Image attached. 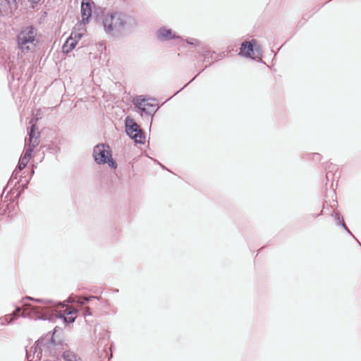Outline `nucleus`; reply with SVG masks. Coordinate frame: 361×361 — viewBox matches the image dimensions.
I'll return each instance as SVG.
<instances>
[{
  "label": "nucleus",
  "mask_w": 361,
  "mask_h": 361,
  "mask_svg": "<svg viewBox=\"0 0 361 361\" xmlns=\"http://www.w3.org/2000/svg\"><path fill=\"white\" fill-rule=\"evenodd\" d=\"M93 299H96L97 300H101V296H94V295H80L78 296L75 299V302L79 305H85L88 304Z\"/></svg>",
  "instance_id": "18"
},
{
  "label": "nucleus",
  "mask_w": 361,
  "mask_h": 361,
  "mask_svg": "<svg viewBox=\"0 0 361 361\" xmlns=\"http://www.w3.org/2000/svg\"><path fill=\"white\" fill-rule=\"evenodd\" d=\"M66 44L70 47L69 50H73L77 45L76 39H73V33L70 35V37L66 40Z\"/></svg>",
  "instance_id": "22"
},
{
  "label": "nucleus",
  "mask_w": 361,
  "mask_h": 361,
  "mask_svg": "<svg viewBox=\"0 0 361 361\" xmlns=\"http://www.w3.org/2000/svg\"><path fill=\"white\" fill-rule=\"evenodd\" d=\"M156 37L160 42H169L176 39L183 40L180 35L166 26H161L156 31Z\"/></svg>",
  "instance_id": "11"
},
{
  "label": "nucleus",
  "mask_w": 361,
  "mask_h": 361,
  "mask_svg": "<svg viewBox=\"0 0 361 361\" xmlns=\"http://www.w3.org/2000/svg\"><path fill=\"white\" fill-rule=\"evenodd\" d=\"M215 51L212 50L211 47L207 44L203 47V49L200 51H197V55L199 57L202 58V63H205L204 69H207L208 67L213 65L214 63V57L215 56Z\"/></svg>",
  "instance_id": "12"
},
{
  "label": "nucleus",
  "mask_w": 361,
  "mask_h": 361,
  "mask_svg": "<svg viewBox=\"0 0 361 361\" xmlns=\"http://www.w3.org/2000/svg\"><path fill=\"white\" fill-rule=\"evenodd\" d=\"M16 310L17 312H20L21 311V308L19 307H17Z\"/></svg>",
  "instance_id": "39"
},
{
  "label": "nucleus",
  "mask_w": 361,
  "mask_h": 361,
  "mask_svg": "<svg viewBox=\"0 0 361 361\" xmlns=\"http://www.w3.org/2000/svg\"><path fill=\"white\" fill-rule=\"evenodd\" d=\"M305 156V158L306 159H311L316 162L320 161L322 159V155L317 152L308 153V154H306Z\"/></svg>",
  "instance_id": "20"
},
{
  "label": "nucleus",
  "mask_w": 361,
  "mask_h": 361,
  "mask_svg": "<svg viewBox=\"0 0 361 361\" xmlns=\"http://www.w3.org/2000/svg\"><path fill=\"white\" fill-rule=\"evenodd\" d=\"M259 61L260 63H264V61H262V60H259Z\"/></svg>",
  "instance_id": "43"
},
{
  "label": "nucleus",
  "mask_w": 361,
  "mask_h": 361,
  "mask_svg": "<svg viewBox=\"0 0 361 361\" xmlns=\"http://www.w3.org/2000/svg\"><path fill=\"white\" fill-rule=\"evenodd\" d=\"M69 49H70V47L68 45V44H66V42H65L62 46L63 52L67 54L72 51V50H69Z\"/></svg>",
  "instance_id": "26"
},
{
  "label": "nucleus",
  "mask_w": 361,
  "mask_h": 361,
  "mask_svg": "<svg viewBox=\"0 0 361 361\" xmlns=\"http://www.w3.org/2000/svg\"><path fill=\"white\" fill-rule=\"evenodd\" d=\"M30 3V7L35 8L40 2L41 0H28Z\"/></svg>",
  "instance_id": "28"
},
{
  "label": "nucleus",
  "mask_w": 361,
  "mask_h": 361,
  "mask_svg": "<svg viewBox=\"0 0 361 361\" xmlns=\"http://www.w3.org/2000/svg\"><path fill=\"white\" fill-rule=\"evenodd\" d=\"M324 209H325V203L323 204V209H322V211L319 214H311V216L313 218H317V217L324 214Z\"/></svg>",
  "instance_id": "29"
},
{
  "label": "nucleus",
  "mask_w": 361,
  "mask_h": 361,
  "mask_svg": "<svg viewBox=\"0 0 361 361\" xmlns=\"http://www.w3.org/2000/svg\"><path fill=\"white\" fill-rule=\"evenodd\" d=\"M21 162H23L24 164H25L26 165L27 164V163L29 162V160L28 159H24L23 157H20V159H19Z\"/></svg>",
  "instance_id": "36"
},
{
  "label": "nucleus",
  "mask_w": 361,
  "mask_h": 361,
  "mask_svg": "<svg viewBox=\"0 0 361 361\" xmlns=\"http://www.w3.org/2000/svg\"><path fill=\"white\" fill-rule=\"evenodd\" d=\"M4 8H18V4L17 0H3Z\"/></svg>",
  "instance_id": "19"
},
{
  "label": "nucleus",
  "mask_w": 361,
  "mask_h": 361,
  "mask_svg": "<svg viewBox=\"0 0 361 361\" xmlns=\"http://www.w3.org/2000/svg\"><path fill=\"white\" fill-rule=\"evenodd\" d=\"M188 85V83L185 84L182 88H180L178 91H177L172 97H169V99H171L172 97H174L175 95L178 94L180 91H182L184 88H185Z\"/></svg>",
  "instance_id": "35"
},
{
  "label": "nucleus",
  "mask_w": 361,
  "mask_h": 361,
  "mask_svg": "<svg viewBox=\"0 0 361 361\" xmlns=\"http://www.w3.org/2000/svg\"><path fill=\"white\" fill-rule=\"evenodd\" d=\"M113 292L118 293V289L114 288V289H113Z\"/></svg>",
  "instance_id": "41"
},
{
  "label": "nucleus",
  "mask_w": 361,
  "mask_h": 361,
  "mask_svg": "<svg viewBox=\"0 0 361 361\" xmlns=\"http://www.w3.org/2000/svg\"><path fill=\"white\" fill-rule=\"evenodd\" d=\"M23 305L24 311L20 317L23 318L28 317L53 323L60 319L66 325H69L74 323L78 317V310L74 308L70 310H62L66 305L61 301L26 296L23 299Z\"/></svg>",
  "instance_id": "1"
},
{
  "label": "nucleus",
  "mask_w": 361,
  "mask_h": 361,
  "mask_svg": "<svg viewBox=\"0 0 361 361\" xmlns=\"http://www.w3.org/2000/svg\"><path fill=\"white\" fill-rule=\"evenodd\" d=\"M337 205V202H336L334 204L331 205V207L333 208L334 207H336Z\"/></svg>",
  "instance_id": "40"
},
{
  "label": "nucleus",
  "mask_w": 361,
  "mask_h": 361,
  "mask_svg": "<svg viewBox=\"0 0 361 361\" xmlns=\"http://www.w3.org/2000/svg\"><path fill=\"white\" fill-rule=\"evenodd\" d=\"M188 85V83L185 84L182 88H180L178 91H177L172 97H169V99H171L172 97H174L175 95L178 94L180 91H182L184 88H185Z\"/></svg>",
  "instance_id": "33"
},
{
  "label": "nucleus",
  "mask_w": 361,
  "mask_h": 361,
  "mask_svg": "<svg viewBox=\"0 0 361 361\" xmlns=\"http://www.w3.org/2000/svg\"><path fill=\"white\" fill-rule=\"evenodd\" d=\"M161 168H162L163 169H166V168L164 166L161 165Z\"/></svg>",
  "instance_id": "42"
},
{
  "label": "nucleus",
  "mask_w": 361,
  "mask_h": 361,
  "mask_svg": "<svg viewBox=\"0 0 361 361\" xmlns=\"http://www.w3.org/2000/svg\"><path fill=\"white\" fill-rule=\"evenodd\" d=\"M26 164H24L23 162H21L20 160L18 161V165L16 168V169H18L20 172H21V171L23 169H24L25 167H26Z\"/></svg>",
  "instance_id": "27"
},
{
  "label": "nucleus",
  "mask_w": 361,
  "mask_h": 361,
  "mask_svg": "<svg viewBox=\"0 0 361 361\" xmlns=\"http://www.w3.org/2000/svg\"><path fill=\"white\" fill-rule=\"evenodd\" d=\"M331 216L334 218L336 226L343 228L353 239H355V240H356V242H357L361 245V243L346 226L344 218L339 212H336L334 209L331 214Z\"/></svg>",
  "instance_id": "14"
},
{
  "label": "nucleus",
  "mask_w": 361,
  "mask_h": 361,
  "mask_svg": "<svg viewBox=\"0 0 361 361\" xmlns=\"http://www.w3.org/2000/svg\"><path fill=\"white\" fill-rule=\"evenodd\" d=\"M19 317L17 312H12L11 314H6L4 317H0V326L8 325L13 323Z\"/></svg>",
  "instance_id": "16"
},
{
  "label": "nucleus",
  "mask_w": 361,
  "mask_h": 361,
  "mask_svg": "<svg viewBox=\"0 0 361 361\" xmlns=\"http://www.w3.org/2000/svg\"><path fill=\"white\" fill-rule=\"evenodd\" d=\"M125 131L126 135L137 144L144 145L145 134L137 124L135 120L130 116L125 119Z\"/></svg>",
  "instance_id": "8"
},
{
  "label": "nucleus",
  "mask_w": 361,
  "mask_h": 361,
  "mask_svg": "<svg viewBox=\"0 0 361 361\" xmlns=\"http://www.w3.org/2000/svg\"><path fill=\"white\" fill-rule=\"evenodd\" d=\"M259 49H261V47L257 44L255 39L244 41L240 44L239 54L246 58L255 59V51H259Z\"/></svg>",
  "instance_id": "10"
},
{
  "label": "nucleus",
  "mask_w": 361,
  "mask_h": 361,
  "mask_svg": "<svg viewBox=\"0 0 361 361\" xmlns=\"http://www.w3.org/2000/svg\"><path fill=\"white\" fill-rule=\"evenodd\" d=\"M32 348L34 354L42 356L44 353V355L59 360L61 354L64 361H81L74 352L70 350L68 344L64 340L63 330L58 326L38 338Z\"/></svg>",
  "instance_id": "2"
},
{
  "label": "nucleus",
  "mask_w": 361,
  "mask_h": 361,
  "mask_svg": "<svg viewBox=\"0 0 361 361\" xmlns=\"http://www.w3.org/2000/svg\"><path fill=\"white\" fill-rule=\"evenodd\" d=\"M112 154L109 145L106 143H99L94 147L92 157L97 164H105L106 159Z\"/></svg>",
  "instance_id": "9"
},
{
  "label": "nucleus",
  "mask_w": 361,
  "mask_h": 361,
  "mask_svg": "<svg viewBox=\"0 0 361 361\" xmlns=\"http://www.w3.org/2000/svg\"><path fill=\"white\" fill-rule=\"evenodd\" d=\"M337 173H338V177L340 176V172H338V171H335V172H333L332 171H326V185L331 179L334 180V178L336 176Z\"/></svg>",
  "instance_id": "21"
},
{
  "label": "nucleus",
  "mask_w": 361,
  "mask_h": 361,
  "mask_svg": "<svg viewBox=\"0 0 361 361\" xmlns=\"http://www.w3.org/2000/svg\"><path fill=\"white\" fill-rule=\"evenodd\" d=\"M102 303L103 304L104 307L106 309H109L110 307V303L107 300H101Z\"/></svg>",
  "instance_id": "31"
},
{
  "label": "nucleus",
  "mask_w": 361,
  "mask_h": 361,
  "mask_svg": "<svg viewBox=\"0 0 361 361\" xmlns=\"http://www.w3.org/2000/svg\"><path fill=\"white\" fill-rule=\"evenodd\" d=\"M17 207V204H15L13 201L6 205L3 204L2 207L0 206V215L7 214L8 216H12L13 213H16Z\"/></svg>",
  "instance_id": "15"
},
{
  "label": "nucleus",
  "mask_w": 361,
  "mask_h": 361,
  "mask_svg": "<svg viewBox=\"0 0 361 361\" xmlns=\"http://www.w3.org/2000/svg\"><path fill=\"white\" fill-rule=\"evenodd\" d=\"M188 85V83L185 84L182 88H180L178 91H177L172 97H169V99H171L172 97H174L175 95L178 94L180 91H182L184 88H185Z\"/></svg>",
  "instance_id": "34"
},
{
  "label": "nucleus",
  "mask_w": 361,
  "mask_h": 361,
  "mask_svg": "<svg viewBox=\"0 0 361 361\" xmlns=\"http://www.w3.org/2000/svg\"><path fill=\"white\" fill-rule=\"evenodd\" d=\"M106 164H107L108 166L112 169H116L118 166L116 160L112 157V154H111L109 158L106 159Z\"/></svg>",
  "instance_id": "23"
},
{
  "label": "nucleus",
  "mask_w": 361,
  "mask_h": 361,
  "mask_svg": "<svg viewBox=\"0 0 361 361\" xmlns=\"http://www.w3.org/2000/svg\"><path fill=\"white\" fill-rule=\"evenodd\" d=\"M92 315V311L90 307H87L84 310L83 312V316L86 317L87 316H91Z\"/></svg>",
  "instance_id": "30"
},
{
  "label": "nucleus",
  "mask_w": 361,
  "mask_h": 361,
  "mask_svg": "<svg viewBox=\"0 0 361 361\" xmlns=\"http://www.w3.org/2000/svg\"><path fill=\"white\" fill-rule=\"evenodd\" d=\"M73 33V39H76L78 42L82 37H83V33L82 32H72Z\"/></svg>",
  "instance_id": "25"
},
{
  "label": "nucleus",
  "mask_w": 361,
  "mask_h": 361,
  "mask_svg": "<svg viewBox=\"0 0 361 361\" xmlns=\"http://www.w3.org/2000/svg\"><path fill=\"white\" fill-rule=\"evenodd\" d=\"M4 8L3 0H0V8Z\"/></svg>",
  "instance_id": "37"
},
{
  "label": "nucleus",
  "mask_w": 361,
  "mask_h": 361,
  "mask_svg": "<svg viewBox=\"0 0 361 361\" xmlns=\"http://www.w3.org/2000/svg\"><path fill=\"white\" fill-rule=\"evenodd\" d=\"M184 41L187 44L196 48V51L202 50V49H203V47H205L207 45V44L193 37H187L185 39H184Z\"/></svg>",
  "instance_id": "17"
},
{
  "label": "nucleus",
  "mask_w": 361,
  "mask_h": 361,
  "mask_svg": "<svg viewBox=\"0 0 361 361\" xmlns=\"http://www.w3.org/2000/svg\"><path fill=\"white\" fill-rule=\"evenodd\" d=\"M30 127L27 128V140L25 139V145L23 154L21 156L24 159H28L29 161L32 157V152L34 149L39 144L40 133L38 130L36 121L34 122L32 120L30 122Z\"/></svg>",
  "instance_id": "6"
},
{
  "label": "nucleus",
  "mask_w": 361,
  "mask_h": 361,
  "mask_svg": "<svg viewBox=\"0 0 361 361\" xmlns=\"http://www.w3.org/2000/svg\"><path fill=\"white\" fill-rule=\"evenodd\" d=\"M204 70H205V69H204V67H203L202 69H200V71H198V73L196 74V75H195V77L188 82V85H189L190 83H191L192 81H194V80L196 79V78H197V77L200 73H202Z\"/></svg>",
  "instance_id": "32"
},
{
  "label": "nucleus",
  "mask_w": 361,
  "mask_h": 361,
  "mask_svg": "<svg viewBox=\"0 0 361 361\" xmlns=\"http://www.w3.org/2000/svg\"><path fill=\"white\" fill-rule=\"evenodd\" d=\"M105 34L114 38L129 35L137 25L135 18L122 11H109L101 18Z\"/></svg>",
  "instance_id": "3"
},
{
  "label": "nucleus",
  "mask_w": 361,
  "mask_h": 361,
  "mask_svg": "<svg viewBox=\"0 0 361 361\" xmlns=\"http://www.w3.org/2000/svg\"><path fill=\"white\" fill-rule=\"evenodd\" d=\"M19 173H20L18 169H15L11 174V178H9L6 188L10 187V192L14 193V190H16V195L15 198L18 199L24 192L25 189L27 188V185L29 183L32 176L35 173L34 169H32L30 171V177L27 179H25V181L22 180L23 176H19Z\"/></svg>",
  "instance_id": "7"
},
{
  "label": "nucleus",
  "mask_w": 361,
  "mask_h": 361,
  "mask_svg": "<svg viewBox=\"0 0 361 361\" xmlns=\"http://www.w3.org/2000/svg\"><path fill=\"white\" fill-rule=\"evenodd\" d=\"M132 103L136 109V111L142 117L145 116L147 119L150 118L151 123L153 121V116L159 109L157 101L154 98H150L147 95H137L133 97Z\"/></svg>",
  "instance_id": "4"
},
{
  "label": "nucleus",
  "mask_w": 361,
  "mask_h": 361,
  "mask_svg": "<svg viewBox=\"0 0 361 361\" xmlns=\"http://www.w3.org/2000/svg\"><path fill=\"white\" fill-rule=\"evenodd\" d=\"M215 56L214 57V62H216L219 60H221L223 59H224L226 56V53L225 51H221V52H219V53H216L215 51Z\"/></svg>",
  "instance_id": "24"
},
{
  "label": "nucleus",
  "mask_w": 361,
  "mask_h": 361,
  "mask_svg": "<svg viewBox=\"0 0 361 361\" xmlns=\"http://www.w3.org/2000/svg\"><path fill=\"white\" fill-rule=\"evenodd\" d=\"M37 35V30L34 25H31L23 27L16 36L18 48L23 52L26 53L31 50L30 44L35 48L39 43V40L36 38Z\"/></svg>",
  "instance_id": "5"
},
{
  "label": "nucleus",
  "mask_w": 361,
  "mask_h": 361,
  "mask_svg": "<svg viewBox=\"0 0 361 361\" xmlns=\"http://www.w3.org/2000/svg\"><path fill=\"white\" fill-rule=\"evenodd\" d=\"M92 0H82L80 6L81 23L86 25L90 23L92 16Z\"/></svg>",
  "instance_id": "13"
},
{
  "label": "nucleus",
  "mask_w": 361,
  "mask_h": 361,
  "mask_svg": "<svg viewBox=\"0 0 361 361\" xmlns=\"http://www.w3.org/2000/svg\"><path fill=\"white\" fill-rule=\"evenodd\" d=\"M306 16H307V14H305L303 17H302V20H304L305 22L307 20V18H306Z\"/></svg>",
  "instance_id": "38"
}]
</instances>
